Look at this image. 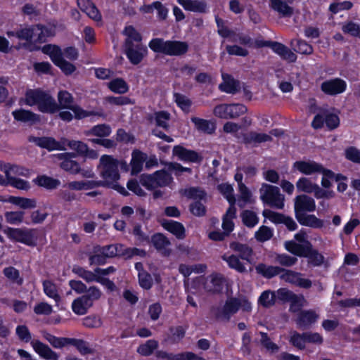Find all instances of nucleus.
<instances>
[{"label":"nucleus","mask_w":360,"mask_h":360,"mask_svg":"<svg viewBox=\"0 0 360 360\" xmlns=\"http://www.w3.org/2000/svg\"><path fill=\"white\" fill-rule=\"evenodd\" d=\"M242 221L248 228L255 226L259 222V218L256 213L252 210H244L241 213Z\"/></svg>","instance_id":"nucleus-51"},{"label":"nucleus","mask_w":360,"mask_h":360,"mask_svg":"<svg viewBox=\"0 0 360 360\" xmlns=\"http://www.w3.org/2000/svg\"><path fill=\"white\" fill-rule=\"evenodd\" d=\"M41 51L48 55L53 63L59 68L65 75H70L76 70L75 65L64 59L62 49L59 46L46 44L41 48Z\"/></svg>","instance_id":"nucleus-8"},{"label":"nucleus","mask_w":360,"mask_h":360,"mask_svg":"<svg viewBox=\"0 0 360 360\" xmlns=\"http://www.w3.org/2000/svg\"><path fill=\"white\" fill-rule=\"evenodd\" d=\"M310 241H306V244H300L294 240H287L284 243L285 249L295 256L302 257L305 249Z\"/></svg>","instance_id":"nucleus-38"},{"label":"nucleus","mask_w":360,"mask_h":360,"mask_svg":"<svg viewBox=\"0 0 360 360\" xmlns=\"http://www.w3.org/2000/svg\"><path fill=\"white\" fill-rule=\"evenodd\" d=\"M24 211H7L4 213L6 221L10 224L18 225L25 222Z\"/></svg>","instance_id":"nucleus-47"},{"label":"nucleus","mask_w":360,"mask_h":360,"mask_svg":"<svg viewBox=\"0 0 360 360\" xmlns=\"http://www.w3.org/2000/svg\"><path fill=\"white\" fill-rule=\"evenodd\" d=\"M69 345H72L82 355L91 354L94 349L89 347V343L83 339L70 338Z\"/></svg>","instance_id":"nucleus-42"},{"label":"nucleus","mask_w":360,"mask_h":360,"mask_svg":"<svg viewBox=\"0 0 360 360\" xmlns=\"http://www.w3.org/2000/svg\"><path fill=\"white\" fill-rule=\"evenodd\" d=\"M107 86L112 92L117 94H124L129 90V84L122 77L112 79L108 83Z\"/></svg>","instance_id":"nucleus-35"},{"label":"nucleus","mask_w":360,"mask_h":360,"mask_svg":"<svg viewBox=\"0 0 360 360\" xmlns=\"http://www.w3.org/2000/svg\"><path fill=\"white\" fill-rule=\"evenodd\" d=\"M274 235L273 229L266 226H262L258 231L255 232V238L259 242H265L270 240Z\"/></svg>","instance_id":"nucleus-61"},{"label":"nucleus","mask_w":360,"mask_h":360,"mask_svg":"<svg viewBox=\"0 0 360 360\" xmlns=\"http://www.w3.org/2000/svg\"><path fill=\"white\" fill-rule=\"evenodd\" d=\"M318 315L313 310H302L297 314L295 323L299 328L306 329L314 323Z\"/></svg>","instance_id":"nucleus-20"},{"label":"nucleus","mask_w":360,"mask_h":360,"mask_svg":"<svg viewBox=\"0 0 360 360\" xmlns=\"http://www.w3.org/2000/svg\"><path fill=\"white\" fill-rule=\"evenodd\" d=\"M106 103L112 105L123 106L135 104V100L126 96H108L105 98Z\"/></svg>","instance_id":"nucleus-44"},{"label":"nucleus","mask_w":360,"mask_h":360,"mask_svg":"<svg viewBox=\"0 0 360 360\" xmlns=\"http://www.w3.org/2000/svg\"><path fill=\"white\" fill-rule=\"evenodd\" d=\"M3 233L7 238L13 242L20 243L30 247L37 245V229H21L6 226L3 229Z\"/></svg>","instance_id":"nucleus-7"},{"label":"nucleus","mask_w":360,"mask_h":360,"mask_svg":"<svg viewBox=\"0 0 360 360\" xmlns=\"http://www.w3.org/2000/svg\"><path fill=\"white\" fill-rule=\"evenodd\" d=\"M223 260L226 261L229 267L236 270L238 273H244L246 271V268L244 264L240 261V258L235 255L223 256Z\"/></svg>","instance_id":"nucleus-45"},{"label":"nucleus","mask_w":360,"mask_h":360,"mask_svg":"<svg viewBox=\"0 0 360 360\" xmlns=\"http://www.w3.org/2000/svg\"><path fill=\"white\" fill-rule=\"evenodd\" d=\"M3 274L8 279L18 285H22L24 283V279L20 276V271L13 266H11L4 268Z\"/></svg>","instance_id":"nucleus-48"},{"label":"nucleus","mask_w":360,"mask_h":360,"mask_svg":"<svg viewBox=\"0 0 360 360\" xmlns=\"http://www.w3.org/2000/svg\"><path fill=\"white\" fill-rule=\"evenodd\" d=\"M27 105H37L39 112L53 115L58 112V103L49 91L41 88L28 89L25 94Z\"/></svg>","instance_id":"nucleus-3"},{"label":"nucleus","mask_w":360,"mask_h":360,"mask_svg":"<svg viewBox=\"0 0 360 360\" xmlns=\"http://www.w3.org/2000/svg\"><path fill=\"white\" fill-rule=\"evenodd\" d=\"M316 184H313L307 177H300L296 182V188L298 191L306 193H312Z\"/></svg>","instance_id":"nucleus-53"},{"label":"nucleus","mask_w":360,"mask_h":360,"mask_svg":"<svg viewBox=\"0 0 360 360\" xmlns=\"http://www.w3.org/2000/svg\"><path fill=\"white\" fill-rule=\"evenodd\" d=\"M27 140L29 142L34 143L41 148L46 149L48 151L65 150V148L61 146L59 141L51 136L37 137L30 136Z\"/></svg>","instance_id":"nucleus-17"},{"label":"nucleus","mask_w":360,"mask_h":360,"mask_svg":"<svg viewBox=\"0 0 360 360\" xmlns=\"http://www.w3.org/2000/svg\"><path fill=\"white\" fill-rule=\"evenodd\" d=\"M290 46L293 50L302 55H311L313 53V46L302 39H293L290 41Z\"/></svg>","instance_id":"nucleus-36"},{"label":"nucleus","mask_w":360,"mask_h":360,"mask_svg":"<svg viewBox=\"0 0 360 360\" xmlns=\"http://www.w3.org/2000/svg\"><path fill=\"white\" fill-rule=\"evenodd\" d=\"M158 342L155 340H148L144 344L140 345L136 352L143 356H148L151 355L153 352L158 348Z\"/></svg>","instance_id":"nucleus-46"},{"label":"nucleus","mask_w":360,"mask_h":360,"mask_svg":"<svg viewBox=\"0 0 360 360\" xmlns=\"http://www.w3.org/2000/svg\"><path fill=\"white\" fill-rule=\"evenodd\" d=\"M302 257L307 258L308 266L312 267L321 266L325 261L324 256L314 248L311 242L309 243Z\"/></svg>","instance_id":"nucleus-19"},{"label":"nucleus","mask_w":360,"mask_h":360,"mask_svg":"<svg viewBox=\"0 0 360 360\" xmlns=\"http://www.w3.org/2000/svg\"><path fill=\"white\" fill-rule=\"evenodd\" d=\"M260 198L264 204L271 207L283 209L284 207V196L276 186L263 184L260 188Z\"/></svg>","instance_id":"nucleus-9"},{"label":"nucleus","mask_w":360,"mask_h":360,"mask_svg":"<svg viewBox=\"0 0 360 360\" xmlns=\"http://www.w3.org/2000/svg\"><path fill=\"white\" fill-rule=\"evenodd\" d=\"M15 333L20 340L26 343L30 342L34 352L41 358L46 360H58L59 355L47 345L41 342L39 340H31L32 335L27 326L18 325L16 327Z\"/></svg>","instance_id":"nucleus-5"},{"label":"nucleus","mask_w":360,"mask_h":360,"mask_svg":"<svg viewBox=\"0 0 360 360\" xmlns=\"http://www.w3.org/2000/svg\"><path fill=\"white\" fill-rule=\"evenodd\" d=\"M187 327L183 326H171L169 328V340L173 344L179 343L185 337Z\"/></svg>","instance_id":"nucleus-40"},{"label":"nucleus","mask_w":360,"mask_h":360,"mask_svg":"<svg viewBox=\"0 0 360 360\" xmlns=\"http://www.w3.org/2000/svg\"><path fill=\"white\" fill-rule=\"evenodd\" d=\"M101 176L103 179L102 181H106L107 184L103 187H111L112 183L120 179L119 160L112 155H103L100 158Z\"/></svg>","instance_id":"nucleus-6"},{"label":"nucleus","mask_w":360,"mask_h":360,"mask_svg":"<svg viewBox=\"0 0 360 360\" xmlns=\"http://www.w3.org/2000/svg\"><path fill=\"white\" fill-rule=\"evenodd\" d=\"M82 325L87 328H98L102 324L101 318L96 314H91L82 319Z\"/></svg>","instance_id":"nucleus-55"},{"label":"nucleus","mask_w":360,"mask_h":360,"mask_svg":"<svg viewBox=\"0 0 360 360\" xmlns=\"http://www.w3.org/2000/svg\"><path fill=\"white\" fill-rule=\"evenodd\" d=\"M42 285L44 292L47 297L54 300L56 303L60 301L61 297L58 294L57 286L53 281L44 280L42 282Z\"/></svg>","instance_id":"nucleus-39"},{"label":"nucleus","mask_w":360,"mask_h":360,"mask_svg":"<svg viewBox=\"0 0 360 360\" xmlns=\"http://www.w3.org/2000/svg\"><path fill=\"white\" fill-rule=\"evenodd\" d=\"M149 48L155 53L169 56H181L188 51L186 41L164 40L163 38H153L148 43Z\"/></svg>","instance_id":"nucleus-4"},{"label":"nucleus","mask_w":360,"mask_h":360,"mask_svg":"<svg viewBox=\"0 0 360 360\" xmlns=\"http://www.w3.org/2000/svg\"><path fill=\"white\" fill-rule=\"evenodd\" d=\"M223 79L224 82L219 85V89L221 92L234 94L238 91V81L229 75H226V77L223 75Z\"/></svg>","instance_id":"nucleus-33"},{"label":"nucleus","mask_w":360,"mask_h":360,"mask_svg":"<svg viewBox=\"0 0 360 360\" xmlns=\"http://www.w3.org/2000/svg\"><path fill=\"white\" fill-rule=\"evenodd\" d=\"M92 306L93 304L91 300L83 295L73 300L72 309L77 315H84Z\"/></svg>","instance_id":"nucleus-25"},{"label":"nucleus","mask_w":360,"mask_h":360,"mask_svg":"<svg viewBox=\"0 0 360 360\" xmlns=\"http://www.w3.org/2000/svg\"><path fill=\"white\" fill-rule=\"evenodd\" d=\"M237 39L234 41H238L241 45L246 46L249 48L260 49L263 47H269L277 55H278L283 60L288 63H295L297 59V55L292 52L288 46L283 44L271 40H264L252 39L248 34H238Z\"/></svg>","instance_id":"nucleus-2"},{"label":"nucleus","mask_w":360,"mask_h":360,"mask_svg":"<svg viewBox=\"0 0 360 360\" xmlns=\"http://www.w3.org/2000/svg\"><path fill=\"white\" fill-rule=\"evenodd\" d=\"M153 176L155 177L156 183L158 187H164L168 186L173 179L171 174L164 169L155 171L153 173Z\"/></svg>","instance_id":"nucleus-49"},{"label":"nucleus","mask_w":360,"mask_h":360,"mask_svg":"<svg viewBox=\"0 0 360 360\" xmlns=\"http://www.w3.org/2000/svg\"><path fill=\"white\" fill-rule=\"evenodd\" d=\"M270 8L283 17H291L294 9L287 2L282 0H269Z\"/></svg>","instance_id":"nucleus-29"},{"label":"nucleus","mask_w":360,"mask_h":360,"mask_svg":"<svg viewBox=\"0 0 360 360\" xmlns=\"http://www.w3.org/2000/svg\"><path fill=\"white\" fill-rule=\"evenodd\" d=\"M111 128L108 124H99L94 126L89 131V134L98 137H106L111 134Z\"/></svg>","instance_id":"nucleus-58"},{"label":"nucleus","mask_w":360,"mask_h":360,"mask_svg":"<svg viewBox=\"0 0 360 360\" xmlns=\"http://www.w3.org/2000/svg\"><path fill=\"white\" fill-rule=\"evenodd\" d=\"M191 120L198 131L207 134H212L215 131L216 125L210 120L197 117H191Z\"/></svg>","instance_id":"nucleus-31"},{"label":"nucleus","mask_w":360,"mask_h":360,"mask_svg":"<svg viewBox=\"0 0 360 360\" xmlns=\"http://www.w3.org/2000/svg\"><path fill=\"white\" fill-rule=\"evenodd\" d=\"M15 120L22 122H30L34 124L40 122V115L29 110L20 108L12 112Z\"/></svg>","instance_id":"nucleus-21"},{"label":"nucleus","mask_w":360,"mask_h":360,"mask_svg":"<svg viewBox=\"0 0 360 360\" xmlns=\"http://www.w3.org/2000/svg\"><path fill=\"white\" fill-rule=\"evenodd\" d=\"M272 141V137L265 133H257L256 131H250L243 135V143L245 145L254 143L255 146L264 142Z\"/></svg>","instance_id":"nucleus-26"},{"label":"nucleus","mask_w":360,"mask_h":360,"mask_svg":"<svg viewBox=\"0 0 360 360\" xmlns=\"http://www.w3.org/2000/svg\"><path fill=\"white\" fill-rule=\"evenodd\" d=\"M123 51L132 65L139 64L148 53V49L143 44H135L129 41L124 42Z\"/></svg>","instance_id":"nucleus-11"},{"label":"nucleus","mask_w":360,"mask_h":360,"mask_svg":"<svg viewBox=\"0 0 360 360\" xmlns=\"http://www.w3.org/2000/svg\"><path fill=\"white\" fill-rule=\"evenodd\" d=\"M147 158V155L139 149L132 151L130 162L132 175H136L142 171L143 163L146 161Z\"/></svg>","instance_id":"nucleus-22"},{"label":"nucleus","mask_w":360,"mask_h":360,"mask_svg":"<svg viewBox=\"0 0 360 360\" xmlns=\"http://www.w3.org/2000/svg\"><path fill=\"white\" fill-rule=\"evenodd\" d=\"M150 242L152 243L154 248L159 252H161L163 256L167 257L171 254V250L166 247L170 245L169 240L161 233H154Z\"/></svg>","instance_id":"nucleus-23"},{"label":"nucleus","mask_w":360,"mask_h":360,"mask_svg":"<svg viewBox=\"0 0 360 360\" xmlns=\"http://www.w3.org/2000/svg\"><path fill=\"white\" fill-rule=\"evenodd\" d=\"M56 157L60 161L59 166L63 170L72 175L78 174L80 172V164L73 160L77 158L75 152L58 153Z\"/></svg>","instance_id":"nucleus-13"},{"label":"nucleus","mask_w":360,"mask_h":360,"mask_svg":"<svg viewBox=\"0 0 360 360\" xmlns=\"http://www.w3.org/2000/svg\"><path fill=\"white\" fill-rule=\"evenodd\" d=\"M258 303L266 308L274 305L276 303V293L270 290L264 291L258 299Z\"/></svg>","instance_id":"nucleus-54"},{"label":"nucleus","mask_w":360,"mask_h":360,"mask_svg":"<svg viewBox=\"0 0 360 360\" xmlns=\"http://www.w3.org/2000/svg\"><path fill=\"white\" fill-rule=\"evenodd\" d=\"M230 248L239 252L238 257L250 263L252 259L253 250L247 244H243L237 241L230 243Z\"/></svg>","instance_id":"nucleus-27"},{"label":"nucleus","mask_w":360,"mask_h":360,"mask_svg":"<svg viewBox=\"0 0 360 360\" xmlns=\"http://www.w3.org/2000/svg\"><path fill=\"white\" fill-rule=\"evenodd\" d=\"M41 335L42 337L54 348L62 349L63 347L69 345L70 338L56 337L46 330L42 331Z\"/></svg>","instance_id":"nucleus-34"},{"label":"nucleus","mask_w":360,"mask_h":360,"mask_svg":"<svg viewBox=\"0 0 360 360\" xmlns=\"http://www.w3.org/2000/svg\"><path fill=\"white\" fill-rule=\"evenodd\" d=\"M33 182L39 187L47 190L56 189L60 185V181L46 174L38 175Z\"/></svg>","instance_id":"nucleus-28"},{"label":"nucleus","mask_w":360,"mask_h":360,"mask_svg":"<svg viewBox=\"0 0 360 360\" xmlns=\"http://www.w3.org/2000/svg\"><path fill=\"white\" fill-rule=\"evenodd\" d=\"M240 308V300L236 297H231L225 302L222 307H213L212 312L216 319L229 321L231 316L236 314Z\"/></svg>","instance_id":"nucleus-10"},{"label":"nucleus","mask_w":360,"mask_h":360,"mask_svg":"<svg viewBox=\"0 0 360 360\" xmlns=\"http://www.w3.org/2000/svg\"><path fill=\"white\" fill-rule=\"evenodd\" d=\"M140 183L143 186L149 191L158 187L156 183L155 177L153 176V173L150 174H142L140 176Z\"/></svg>","instance_id":"nucleus-63"},{"label":"nucleus","mask_w":360,"mask_h":360,"mask_svg":"<svg viewBox=\"0 0 360 360\" xmlns=\"http://www.w3.org/2000/svg\"><path fill=\"white\" fill-rule=\"evenodd\" d=\"M58 112L61 109L70 110L74 103V98L72 95L66 90H60L58 93Z\"/></svg>","instance_id":"nucleus-37"},{"label":"nucleus","mask_w":360,"mask_h":360,"mask_svg":"<svg viewBox=\"0 0 360 360\" xmlns=\"http://www.w3.org/2000/svg\"><path fill=\"white\" fill-rule=\"evenodd\" d=\"M132 233L136 237L137 245L148 244L150 243V238L142 231L141 224H137L134 226Z\"/></svg>","instance_id":"nucleus-60"},{"label":"nucleus","mask_w":360,"mask_h":360,"mask_svg":"<svg viewBox=\"0 0 360 360\" xmlns=\"http://www.w3.org/2000/svg\"><path fill=\"white\" fill-rule=\"evenodd\" d=\"M174 100L176 105L185 113H188L191 111L192 106V101L186 96L178 93H174Z\"/></svg>","instance_id":"nucleus-41"},{"label":"nucleus","mask_w":360,"mask_h":360,"mask_svg":"<svg viewBox=\"0 0 360 360\" xmlns=\"http://www.w3.org/2000/svg\"><path fill=\"white\" fill-rule=\"evenodd\" d=\"M163 227L167 231L172 233L179 240H182L186 237V230L184 225L176 221L169 220L163 224Z\"/></svg>","instance_id":"nucleus-30"},{"label":"nucleus","mask_w":360,"mask_h":360,"mask_svg":"<svg viewBox=\"0 0 360 360\" xmlns=\"http://www.w3.org/2000/svg\"><path fill=\"white\" fill-rule=\"evenodd\" d=\"M210 277V283L205 285L207 291L214 294L222 292L225 283V278L224 276L219 273H214L212 274Z\"/></svg>","instance_id":"nucleus-24"},{"label":"nucleus","mask_w":360,"mask_h":360,"mask_svg":"<svg viewBox=\"0 0 360 360\" xmlns=\"http://www.w3.org/2000/svg\"><path fill=\"white\" fill-rule=\"evenodd\" d=\"M262 215L265 219H269L275 224H282L285 214L276 212L269 209H264Z\"/></svg>","instance_id":"nucleus-62"},{"label":"nucleus","mask_w":360,"mask_h":360,"mask_svg":"<svg viewBox=\"0 0 360 360\" xmlns=\"http://www.w3.org/2000/svg\"><path fill=\"white\" fill-rule=\"evenodd\" d=\"M315 210L316 202L314 198L306 194L298 195L295 197L294 200L295 217L300 225L312 229H321L324 225L323 220L316 217L314 214H308V212H313Z\"/></svg>","instance_id":"nucleus-1"},{"label":"nucleus","mask_w":360,"mask_h":360,"mask_svg":"<svg viewBox=\"0 0 360 360\" xmlns=\"http://www.w3.org/2000/svg\"><path fill=\"white\" fill-rule=\"evenodd\" d=\"M345 156L347 160L360 165V150L356 147H347L345 150Z\"/></svg>","instance_id":"nucleus-64"},{"label":"nucleus","mask_w":360,"mask_h":360,"mask_svg":"<svg viewBox=\"0 0 360 360\" xmlns=\"http://www.w3.org/2000/svg\"><path fill=\"white\" fill-rule=\"evenodd\" d=\"M347 87V82L340 77L327 79L321 84V91L328 96H336L344 93Z\"/></svg>","instance_id":"nucleus-14"},{"label":"nucleus","mask_w":360,"mask_h":360,"mask_svg":"<svg viewBox=\"0 0 360 360\" xmlns=\"http://www.w3.org/2000/svg\"><path fill=\"white\" fill-rule=\"evenodd\" d=\"M158 358L167 360H206L192 352H184L178 354L168 353L163 350H158L155 353Z\"/></svg>","instance_id":"nucleus-18"},{"label":"nucleus","mask_w":360,"mask_h":360,"mask_svg":"<svg viewBox=\"0 0 360 360\" xmlns=\"http://www.w3.org/2000/svg\"><path fill=\"white\" fill-rule=\"evenodd\" d=\"M292 169L297 170L304 175H311L315 173L324 174L329 176L332 175V170L325 168L321 163L313 160H298L293 163Z\"/></svg>","instance_id":"nucleus-12"},{"label":"nucleus","mask_w":360,"mask_h":360,"mask_svg":"<svg viewBox=\"0 0 360 360\" xmlns=\"http://www.w3.org/2000/svg\"><path fill=\"white\" fill-rule=\"evenodd\" d=\"M124 34L127 36V38L124 40V42L129 41L132 43L135 44H142V36L140 32H139L134 26L128 25L126 26L124 30Z\"/></svg>","instance_id":"nucleus-50"},{"label":"nucleus","mask_w":360,"mask_h":360,"mask_svg":"<svg viewBox=\"0 0 360 360\" xmlns=\"http://www.w3.org/2000/svg\"><path fill=\"white\" fill-rule=\"evenodd\" d=\"M342 30L345 34L360 38V24L349 21L342 25Z\"/></svg>","instance_id":"nucleus-59"},{"label":"nucleus","mask_w":360,"mask_h":360,"mask_svg":"<svg viewBox=\"0 0 360 360\" xmlns=\"http://www.w3.org/2000/svg\"><path fill=\"white\" fill-rule=\"evenodd\" d=\"M155 115L156 125L168 131L169 129L168 121L170 119V114L167 111L161 110L155 112Z\"/></svg>","instance_id":"nucleus-57"},{"label":"nucleus","mask_w":360,"mask_h":360,"mask_svg":"<svg viewBox=\"0 0 360 360\" xmlns=\"http://www.w3.org/2000/svg\"><path fill=\"white\" fill-rule=\"evenodd\" d=\"M72 272L75 274H77L78 276L82 278L84 280H85L86 282H92L96 281L97 278V275L96 273H93L91 271L86 270L84 269L83 267L77 265H75L72 267Z\"/></svg>","instance_id":"nucleus-52"},{"label":"nucleus","mask_w":360,"mask_h":360,"mask_svg":"<svg viewBox=\"0 0 360 360\" xmlns=\"http://www.w3.org/2000/svg\"><path fill=\"white\" fill-rule=\"evenodd\" d=\"M20 168L22 169V167L15 165L6 164L4 165V172L6 179L8 180V184L15 188L27 191L30 188V184L27 181L10 175L11 171L15 173H18Z\"/></svg>","instance_id":"nucleus-16"},{"label":"nucleus","mask_w":360,"mask_h":360,"mask_svg":"<svg viewBox=\"0 0 360 360\" xmlns=\"http://www.w3.org/2000/svg\"><path fill=\"white\" fill-rule=\"evenodd\" d=\"M36 32L35 25L20 28L18 30V39L20 40H25L27 42H31L34 36H35Z\"/></svg>","instance_id":"nucleus-56"},{"label":"nucleus","mask_w":360,"mask_h":360,"mask_svg":"<svg viewBox=\"0 0 360 360\" xmlns=\"http://www.w3.org/2000/svg\"><path fill=\"white\" fill-rule=\"evenodd\" d=\"M182 194L189 199L196 200H204L206 198V192L200 187L191 186L188 188H185Z\"/></svg>","instance_id":"nucleus-43"},{"label":"nucleus","mask_w":360,"mask_h":360,"mask_svg":"<svg viewBox=\"0 0 360 360\" xmlns=\"http://www.w3.org/2000/svg\"><path fill=\"white\" fill-rule=\"evenodd\" d=\"M257 273L262 275L267 279H271L280 274L283 268L275 266H268L264 263H260L256 266Z\"/></svg>","instance_id":"nucleus-32"},{"label":"nucleus","mask_w":360,"mask_h":360,"mask_svg":"<svg viewBox=\"0 0 360 360\" xmlns=\"http://www.w3.org/2000/svg\"><path fill=\"white\" fill-rule=\"evenodd\" d=\"M172 154L184 162L200 164L203 160V157L198 152L188 149L181 145L174 146Z\"/></svg>","instance_id":"nucleus-15"}]
</instances>
